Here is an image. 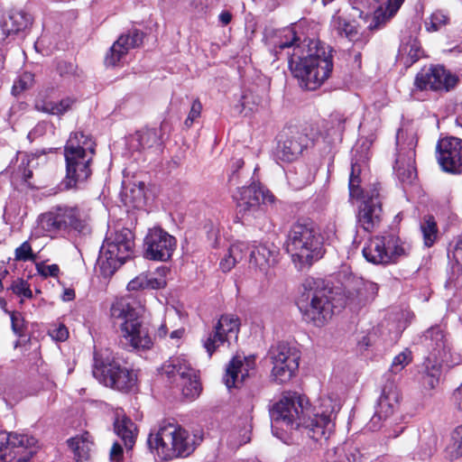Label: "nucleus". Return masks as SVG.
Returning a JSON list of instances; mask_svg holds the SVG:
<instances>
[{
    "mask_svg": "<svg viewBox=\"0 0 462 462\" xmlns=\"http://www.w3.org/2000/svg\"><path fill=\"white\" fill-rule=\"evenodd\" d=\"M339 410V402L330 396L321 397L311 408L304 395L285 392L270 409L273 434L285 443L298 430L316 441L327 439L334 431Z\"/></svg>",
    "mask_w": 462,
    "mask_h": 462,
    "instance_id": "1",
    "label": "nucleus"
},
{
    "mask_svg": "<svg viewBox=\"0 0 462 462\" xmlns=\"http://www.w3.org/2000/svg\"><path fill=\"white\" fill-rule=\"evenodd\" d=\"M377 292L376 283L360 277L349 278L343 287L330 286L322 279L309 277L301 285L297 306L306 322L321 327L336 310L348 303L365 304L374 300Z\"/></svg>",
    "mask_w": 462,
    "mask_h": 462,
    "instance_id": "2",
    "label": "nucleus"
},
{
    "mask_svg": "<svg viewBox=\"0 0 462 462\" xmlns=\"http://www.w3.org/2000/svg\"><path fill=\"white\" fill-rule=\"evenodd\" d=\"M295 32L291 29L284 31V34L274 45L281 51L293 48L289 58V66L293 76L298 79L301 88L306 90L318 89L331 75L333 60L330 51L319 42L310 41L308 44L307 54L300 57V45Z\"/></svg>",
    "mask_w": 462,
    "mask_h": 462,
    "instance_id": "3",
    "label": "nucleus"
},
{
    "mask_svg": "<svg viewBox=\"0 0 462 462\" xmlns=\"http://www.w3.org/2000/svg\"><path fill=\"white\" fill-rule=\"evenodd\" d=\"M95 151L96 143L91 136L80 131L70 134L64 146L66 176L61 182L64 189H78L88 180Z\"/></svg>",
    "mask_w": 462,
    "mask_h": 462,
    "instance_id": "4",
    "label": "nucleus"
},
{
    "mask_svg": "<svg viewBox=\"0 0 462 462\" xmlns=\"http://www.w3.org/2000/svg\"><path fill=\"white\" fill-rule=\"evenodd\" d=\"M110 315L113 319L123 321L120 329L127 345L134 349H149L152 346L148 328L140 319L130 298L116 299L110 308Z\"/></svg>",
    "mask_w": 462,
    "mask_h": 462,
    "instance_id": "5",
    "label": "nucleus"
},
{
    "mask_svg": "<svg viewBox=\"0 0 462 462\" xmlns=\"http://www.w3.org/2000/svg\"><path fill=\"white\" fill-rule=\"evenodd\" d=\"M286 251L293 260H320L326 253L321 236L309 221L293 224L286 241Z\"/></svg>",
    "mask_w": 462,
    "mask_h": 462,
    "instance_id": "6",
    "label": "nucleus"
},
{
    "mask_svg": "<svg viewBox=\"0 0 462 462\" xmlns=\"http://www.w3.org/2000/svg\"><path fill=\"white\" fill-rule=\"evenodd\" d=\"M361 167L357 162L352 161L349 177V195L351 198H363L358 212V222L365 231H372L381 221L382 204L379 199V189L376 185L369 190L360 189Z\"/></svg>",
    "mask_w": 462,
    "mask_h": 462,
    "instance_id": "7",
    "label": "nucleus"
},
{
    "mask_svg": "<svg viewBox=\"0 0 462 462\" xmlns=\"http://www.w3.org/2000/svg\"><path fill=\"white\" fill-rule=\"evenodd\" d=\"M42 229L48 232L75 230L79 234L90 233L88 216L78 207H57L40 217Z\"/></svg>",
    "mask_w": 462,
    "mask_h": 462,
    "instance_id": "8",
    "label": "nucleus"
},
{
    "mask_svg": "<svg viewBox=\"0 0 462 462\" xmlns=\"http://www.w3.org/2000/svg\"><path fill=\"white\" fill-rule=\"evenodd\" d=\"M92 373L101 383L118 391H130L136 382L132 371L109 357L95 356Z\"/></svg>",
    "mask_w": 462,
    "mask_h": 462,
    "instance_id": "9",
    "label": "nucleus"
},
{
    "mask_svg": "<svg viewBox=\"0 0 462 462\" xmlns=\"http://www.w3.org/2000/svg\"><path fill=\"white\" fill-rule=\"evenodd\" d=\"M38 448V440L32 435L19 432L0 434L2 462H30Z\"/></svg>",
    "mask_w": 462,
    "mask_h": 462,
    "instance_id": "10",
    "label": "nucleus"
},
{
    "mask_svg": "<svg viewBox=\"0 0 462 462\" xmlns=\"http://www.w3.org/2000/svg\"><path fill=\"white\" fill-rule=\"evenodd\" d=\"M273 365L271 376L278 383L289 382L299 368L300 352L286 342L272 346L267 354Z\"/></svg>",
    "mask_w": 462,
    "mask_h": 462,
    "instance_id": "11",
    "label": "nucleus"
},
{
    "mask_svg": "<svg viewBox=\"0 0 462 462\" xmlns=\"http://www.w3.org/2000/svg\"><path fill=\"white\" fill-rule=\"evenodd\" d=\"M162 372L181 392L183 397L193 400L201 392L196 371L183 358H171L162 365Z\"/></svg>",
    "mask_w": 462,
    "mask_h": 462,
    "instance_id": "12",
    "label": "nucleus"
},
{
    "mask_svg": "<svg viewBox=\"0 0 462 462\" xmlns=\"http://www.w3.org/2000/svg\"><path fill=\"white\" fill-rule=\"evenodd\" d=\"M134 239V234L128 228L116 231L113 237L103 243L97 260H131L137 257Z\"/></svg>",
    "mask_w": 462,
    "mask_h": 462,
    "instance_id": "13",
    "label": "nucleus"
},
{
    "mask_svg": "<svg viewBox=\"0 0 462 462\" xmlns=\"http://www.w3.org/2000/svg\"><path fill=\"white\" fill-rule=\"evenodd\" d=\"M177 428L178 425L174 423H162L149 435L147 442L150 448L155 449L163 460L178 457L180 449L176 444Z\"/></svg>",
    "mask_w": 462,
    "mask_h": 462,
    "instance_id": "14",
    "label": "nucleus"
},
{
    "mask_svg": "<svg viewBox=\"0 0 462 462\" xmlns=\"http://www.w3.org/2000/svg\"><path fill=\"white\" fill-rule=\"evenodd\" d=\"M175 248V237L161 228H154L143 240V257L146 260H170Z\"/></svg>",
    "mask_w": 462,
    "mask_h": 462,
    "instance_id": "15",
    "label": "nucleus"
},
{
    "mask_svg": "<svg viewBox=\"0 0 462 462\" xmlns=\"http://www.w3.org/2000/svg\"><path fill=\"white\" fill-rule=\"evenodd\" d=\"M441 169L452 174L462 172V140L455 136L441 138L436 147Z\"/></svg>",
    "mask_w": 462,
    "mask_h": 462,
    "instance_id": "16",
    "label": "nucleus"
},
{
    "mask_svg": "<svg viewBox=\"0 0 462 462\" xmlns=\"http://www.w3.org/2000/svg\"><path fill=\"white\" fill-rule=\"evenodd\" d=\"M403 133L400 130L396 136L398 155L394 170L401 182L411 184L417 177L415 168V147L417 145V139L414 134H411L407 143V149H405L402 147V144L400 143V139Z\"/></svg>",
    "mask_w": 462,
    "mask_h": 462,
    "instance_id": "17",
    "label": "nucleus"
},
{
    "mask_svg": "<svg viewBox=\"0 0 462 462\" xmlns=\"http://www.w3.org/2000/svg\"><path fill=\"white\" fill-rule=\"evenodd\" d=\"M400 401L401 393L395 382L387 380L383 386L375 412L369 422L370 430H378L381 420L390 418L398 410Z\"/></svg>",
    "mask_w": 462,
    "mask_h": 462,
    "instance_id": "18",
    "label": "nucleus"
},
{
    "mask_svg": "<svg viewBox=\"0 0 462 462\" xmlns=\"http://www.w3.org/2000/svg\"><path fill=\"white\" fill-rule=\"evenodd\" d=\"M457 81L443 66L423 68L418 72L414 85L420 90H449Z\"/></svg>",
    "mask_w": 462,
    "mask_h": 462,
    "instance_id": "19",
    "label": "nucleus"
},
{
    "mask_svg": "<svg viewBox=\"0 0 462 462\" xmlns=\"http://www.w3.org/2000/svg\"><path fill=\"white\" fill-rule=\"evenodd\" d=\"M238 193L236 206L238 213L243 217L251 216L261 211V203H273L274 201L273 193L255 183L239 189Z\"/></svg>",
    "mask_w": 462,
    "mask_h": 462,
    "instance_id": "20",
    "label": "nucleus"
},
{
    "mask_svg": "<svg viewBox=\"0 0 462 462\" xmlns=\"http://www.w3.org/2000/svg\"><path fill=\"white\" fill-rule=\"evenodd\" d=\"M240 322L239 319L232 314L222 315L214 328V331L209 334L204 342V347L208 354H212L217 348L224 343H229L232 338L237 339Z\"/></svg>",
    "mask_w": 462,
    "mask_h": 462,
    "instance_id": "21",
    "label": "nucleus"
},
{
    "mask_svg": "<svg viewBox=\"0 0 462 462\" xmlns=\"http://www.w3.org/2000/svg\"><path fill=\"white\" fill-rule=\"evenodd\" d=\"M365 260H383L384 256L409 257V246L395 236H389L386 240L375 238L368 246L363 248Z\"/></svg>",
    "mask_w": 462,
    "mask_h": 462,
    "instance_id": "22",
    "label": "nucleus"
},
{
    "mask_svg": "<svg viewBox=\"0 0 462 462\" xmlns=\"http://www.w3.org/2000/svg\"><path fill=\"white\" fill-rule=\"evenodd\" d=\"M422 343L429 351V356L440 360L452 358L450 343L447 333L441 326H432L422 336Z\"/></svg>",
    "mask_w": 462,
    "mask_h": 462,
    "instance_id": "23",
    "label": "nucleus"
},
{
    "mask_svg": "<svg viewBox=\"0 0 462 462\" xmlns=\"http://www.w3.org/2000/svg\"><path fill=\"white\" fill-rule=\"evenodd\" d=\"M255 367L253 356L236 355L228 363L224 382L227 388L239 387Z\"/></svg>",
    "mask_w": 462,
    "mask_h": 462,
    "instance_id": "24",
    "label": "nucleus"
},
{
    "mask_svg": "<svg viewBox=\"0 0 462 462\" xmlns=\"http://www.w3.org/2000/svg\"><path fill=\"white\" fill-rule=\"evenodd\" d=\"M143 40V33L139 30H130L127 33L122 34L111 46L106 55L105 63L106 66H116L121 59L127 54L130 49L139 47Z\"/></svg>",
    "mask_w": 462,
    "mask_h": 462,
    "instance_id": "25",
    "label": "nucleus"
},
{
    "mask_svg": "<svg viewBox=\"0 0 462 462\" xmlns=\"http://www.w3.org/2000/svg\"><path fill=\"white\" fill-rule=\"evenodd\" d=\"M309 143L307 134L296 132L279 143L275 155L281 161L291 162L308 147Z\"/></svg>",
    "mask_w": 462,
    "mask_h": 462,
    "instance_id": "26",
    "label": "nucleus"
},
{
    "mask_svg": "<svg viewBox=\"0 0 462 462\" xmlns=\"http://www.w3.org/2000/svg\"><path fill=\"white\" fill-rule=\"evenodd\" d=\"M273 252L263 245H250L246 242H236L230 245L228 257L232 260H269Z\"/></svg>",
    "mask_w": 462,
    "mask_h": 462,
    "instance_id": "27",
    "label": "nucleus"
},
{
    "mask_svg": "<svg viewBox=\"0 0 462 462\" xmlns=\"http://www.w3.org/2000/svg\"><path fill=\"white\" fill-rule=\"evenodd\" d=\"M169 272L166 266H160L156 269V276L140 274L128 282L127 289L128 291L162 289L167 285L166 275Z\"/></svg>",
    "mask_w": 462,
    "mask_h": 462,
    "instance_id": "28",
    "label": "nucleus"
},
{
    "mask_svg": "<svg viewBox=\"0 0 462 462\" xmlns=\"http://www.w3.org/2000/svg\"><path fill=\"white\" fill-rule=\"evenodd\" d=\"M32 16L22 10H12L1 23L3 32L9 36L24 32L32 24Z\"/></svg>",
    "mask_w": 462,
    "mask_h": 462,
    "instance_id": "29",
    "label": "nucleus"
},
{
    "mask_svg": "<svg viewBox=\"0 0 462 462\" xmlns=\"http://www.w3.org/2000/svg\"><path fill=\"white\" fill-rule=\"evenodd\" d=\"M76 103L77 99L73 97H66L59 102H54L39 96L35 99L34 107L37 111L60 116L70 111Z\"/></svg>",
    "mask_w": 462,
    "mask_h": 462,
    "instance_id": "30",
    "label": "nucleus"
},
{
    "mask_svg": "<svg viewBox=\"0 0 462 462\" xmlns=\"http://www.w3.org/2000/svg\"><path fill=\"white\" fill-rule=\"evenodd\" d=\"M446 363L448 365H451L454 363L453 358H448V360H440L427 356L423 366L424 369L421 374V382L423 385L428 389H434L439 382L441 375V365Z\"/></svg>",
    "mask_w": 462,
    "mask_h": 462,
    "instance_id": "31",
    "label": "nucleus"
},
{
    "mask_svg": "<svg viewBox=\"0 0 462 462\" xmlns=\"http://www.w3.org/2000/svg\"><path fill=\"white\" fill-rule=\"evenodd\" d=\"M67 442L78 461L88 459L94 443L88 431L69 439Z\"/></svg>",
    "mask_w": 462,
    "mask_h": 462,
    "instance_id": "32",
    "label": "nucleus"
},
{
    "mask_svg": "<svg viewBox=\"0 0 462 462\" xmlns=\"http://www.w3.org/2000/svg\"><path fill=\"white\" fill-rule=\"evenodd\" d=\"M403 2L404 0H387L384 8L381 6L374 12L373 21L368 28L370 30L379 29L396 14Z\"/></svg>",
    "mask_w": 462,
    "mask_h": 462,
    "instance_id": "33",
    "label": "nucleus"
},
{
    "mask_svg": "<svg viewBox=\"0 0 462 462\" xmlns=\"http://www.w3.org/2000/svg\"><path fill=\"white\" fill-rule=\"evenodd\" d=\"M115 431L122 439L126 448H132L137 436L134 423L126 416L117 417L114 423Z\"/></svg>",
    "mask_w": 462,
    "mask_h": 462,
    "instance_id": "34",
    "label": "nucleus"
},
{
    "mask_svg": "<svg viewBox=\"0 0 462 462\" xmlns=\"http://www.w3.org/2000/svg\"><path fill=\"white\" fill-rule=\"evenodd\" d=\"M330 27L338 37L346 38L349 41H355L358 36L356 26L337 14L332 17Z\"/></svg>",
    "mask_w": 462,
    "mask_h": 462,
    "instance_id": "35",
    "label": "nucleus"
},
{
    "mask_svg": "<svg viewBox=\"0 0 462 462\" xmlns=\"http://www.w3.org/2000/svg\"><path fill=\"white\" fill-rule=\"evenodd\" d=\"M177 448L180 449L178 457H186L189 456L196 448V436L190 435L188 430L178 425L177 428Z\"/></svg>",
    "mask_w": 462,
    "mask_h": 462,
    "instance_id": "36",
    "label": "nucleus"
},
{
    "mask_svg": "<svg viewBox=\"0 0 462 462\" xmlns=\"http://www.w3.org/2000/svg\"><path fill=\"white\" fill-rule=\"evenodd\" d=\"M420 231L422 233L424 245L428 247L431 246L438 237V226L432 216L424 217L420 224Z\"/></svg>",
    "mask_w": 462,
    "mask_h": 462,
    "instance_id": "37",
    "label": "nucleus"
},
{
    "mask_svg": "<svg viewBox=\"0 0 462 462\" xmlns=\"http://www.w3.org/2000/svg\"><path fill=\"white\" fill-rule=\"evenodd\" d=\"M17 161H20V163L14 171V176L24 182H29L32 176V163L35 162V158L27 154H22Z\"/></svg>",
    "mask_w": 462,
    "mask_h": 462,
    "instance_id": "38",
    "label": "nucleus"
},
{
    "mask_svg": "<svg viewBox=\"0 0 462 462\" xmlns=\"http://www.w3.org/2000/svg\"><path fill=\"white\" fill-rule=\"evenodd\" d=\"M448 22V15L441 10H437L425 20V28L429 32H438L446 26Z\"/></svg>",
    "mask_w": 462,
    "mask_h": 462,
    "instance_id": "39",
    "label": "nucleus"
},
{
    "mask_svg": "<svg viewBox=\"0 0 462 462\" xmlns=\"http://www.w3.org/2000/svg\"><path fill=\"white\" fill-rule=\"evenodd\" d=\"M138 142L143 149L160 145L159 131L155 128L141 131L138 134Z\"/></svg>",
    "mask_w": 462,
    "mask_h": 462,
    "instance_id": "40",
    "label": "nucleus"
},
{
    "mask_svg": "<svg viewBox=\"0 0 462 462\" xmlns=\"http://www.w3.org/2000/svg\"><path fill=\"white\" fill-rule=\"evenodd\" d=\"M291 185L295 189H300L305 186L311 183L313 180V176L310 173V171L306 168H300L299 171L291 174L288 177Z\"/></svg>",
    "mask_w": 462,
    "mask_h": 462,
    "instance_id": "41",
    "label": "nucleus"
},
{
    "mask_svg": "<svg viewBox=\"0 0 462 462\" xmlns=\"http://www.w3.org/2000/svg\"><path fill=\"white\" fill-rule=\"evenodd\" d=\"M34 81V76L32 73L25 71L19 76V78L14 81L12 93L14 96H18L23 91L30 88Z\"/></svg>",
    "mask_w": 462,
    "mask_h": 462,
    "instance_id": "42",
    "label": "nucleus"
},
{
    "mask_svg": "<svg viewBox=\"0 0 462 462\" xmlns=\"http://www.w3.org/2000/svg\"><path fill=\"white\" fill-rule=\"evenodd\" d=\"M125 262H96L95 272L104 278H110Z\"/></svg>",
    "mask_w": 462,
    "mask_h": 462,
    "instance_id": "43",
    "label": "nucleus"
},
{
    "mask_svg": "<svg viewBox=\"0 0 462 462\" xmlns=\"http://www.w3.org/2000/svg\"><path fill=\"white\" fill-rule=\"evenodd\" d=\"M411 352L407 349L402 351L393 358L391 365V372L393 374L401 372L406 365L411 363Z\"/></svg>",
    "mask_w": 462,
    "mask_h": 462,
    "instance_id": "44",
    "label": "nucleus"
},
{
    "mask_svg": "<svg viewBox=\"0 0 462 462\" xmlns=\"http://www.w3.org/2000/svg\"><path fill=\"white\" fill-rule=\"evenodd\" d=\"M11 289L13 292L18 296H23L27 299H31L32 297V292L28 282L23 279L14 281L11 285Z\"/></svg>",
    "mask_w": 462,
    "mask_h": 462,
    "instance_id": "45",
    "label": "nucleus"
},
{
    "mask_svg": "<svg viewBox=\"0 0 462 462\" xmlns=\"http://www.w3.org/2000/svg\"><path fill=\"white\" fill-rule=\"evenodd\" d=\"M37 255L33 254L31 244L28 241L23 242L15 249L14 260H35Z\"/></svg>",
    "mask_w": 462,
    "mask_h": 462,
    "instance_id": "46",
    "label": "nucleus"
},
{
    "mask_svg": "<svg viewBox=\"0 0 462 462\" xmlns=\"http://www.w3.org/2000/svg\"><path fill=\"white\" fill-rule=\"evenodd\" d=\"M201 111H202L201 102L198 98L194 99L191 104V107L189 112V115H188L186 120L184 121V125L187 128H189L192 125V124L195 122V120L200 116Z\"/></svg>",
    "mask_w": 462,
    "mask_h": 462,
    "instance_id": "47",
    "label": "nucleus"
},
{
    "mask_svg": "<svg viewBox=\"0 0 462 462\" xmlns=\"http://www.w3.org/2000/svg\"><path fill=\"white\" fill-rule=\"evenodd\" d=\"M36 269L43 277L57 276L59 273V266L57 264L45 265L46 262H34Z\"/></svg>",
    "mask_w": 462,
    "mask_h": 462,
    "instance_id": "48",
    "label": "nucleus"
},
{
    "mask_svg": "<svg viewBox=\"0 0 462 462\" xmlns=\"http://www.w3.org/2000/svg\"><path fill=\"white\" fill-rule=\"evenodd\" d=\"M452 448L456 451L457 456L462 455V424L456 428L452 434Z\"/></svg>",
    "mask_w": 462,
    "mask_h": 462,
    "instance_id": "49",
    "label": "nucleus"
},
{
    "mask_svg": "<svg viewBox=\"0 0 462 462\" xmlns=\"http://www.w3.org/2000/svg\"><path fill=\"white\" fill-rule=\"evenodd\" d=\"M49 333L50 336L57 341H65L69 337L68 328L62 324L50 329Z\"/></svg>",
    "mask_w": 462,
    "mask_h": 462,
    "instance_id": "50",
    "label": "nucleus"
},
{
    "mask_svg": "<svg viewBox=\"0 0 462 462\" xmlns=\"http://www.w3.org/2000/svg\"><path fill=\"white\" fill-rule=\"evenodd\" d=\"M123 448L122 446L115 442L110 449L109 457L111 462H118L123 458Z\"/></svg>",
    "mask_w": 462,
    "mask_h": 462,
    "instance_id": "51",
    "label": "nucleus"
},
{
    "mask_svg": "<svg viewBox=\"0 0 462 462\" xmlns=\"http://www.w3.org/2000/svg\"><path fill=\"white\" fill-rule=\"evenodd\" d=\"M452 402L455 409L462 412V383L453 392Z\"/></svg>",
    "mask_w": 462,
    "mask_h": 462,
    "instance_id": "52",
    "label": "nucleus"
},
{
    "mask_svg": "<svg viewBox=\"0 0 462 462\" xmlns=\"http://www.w3.org/2000/svg\"><path fill=\"white\" fill-rule=\"evenodd\" d=\"M252 97H249L248 95H244L241 101V109L239 110L240 113H244L245 116L249 115L254 111V106L255 105L254 102H253V106H251L250 99Z\"/></svg>",
    "mask_w": 462,
    "mask_h": 462,
    "instance_id": "53",
    "label": "nucleus"
},
{
    "mask_svg": "<svg viewBox=\"0 0 462 462\" xmlns=\"http://www.w3.org/2000/svg\"><path fill=\"white\" fill-rule=\"evenodd\" d=\"M12 328L15 334L21 335L23 331V320L20 318V314L13 313L11 316Z\"/></svg>",
    "mask_w": 462,
    "mask_h": 462,
    "instance_id": "54",
    "label": "nucleus"
},
{
    "mask_svg": "<svg viewBox=\"0 0 462 462\" xmlns=\"http://www.w3.org/2000/svg\"><path fill=\"white\" fill-rule=\"evenodd\" d=\"M420 51L418 47H416L415 45L411 46L408 55L411 59V62H415L420 59Z\"/></svg>",
    "mask_w": 462,
    "mask_h": 462,
    "instance_id": "55",
    "label": "nucleus"
},
{
    "mask_svg": "<svg viewBox=\"0 0 462 462\" xmlns=\"http://www.w3.org/2000/svg\"><path fill=\"white\" fill-rule=\"evenodd\" d=\"M218 18L223 25H227L232 20V14L228 11H223L220 13Z\"/></svg>",
    "mask_w": 462,
    "mask_h": 462,
    "instance_id": "56",
    "label": "nucleus"
},
{
    "mask_svg": "<svg viewBox=\"0 0 462 462\" xmlns=\"http://www.w3.org/2000/svg\"><path fill=\"white\" fill-rule=\"evenodd\" d=\"M372 337H374V335L369 333L366 336H364L361 339L358 340V344L361 346H365L367 348L372 345Z\"/></svg>",
    "mask_w": 462,
    "mask_h": 462,
    "instance_id": "57",
    "label": "nucleus"
},
{
    "mask_svg": "<svg viewBox=\"0 0 462 462\" xmlns=\"http://www.w3.org/2000/svg\"><path fill=\"white\" fill-rule=\"evenodd\" d=\"M75 298V291L72 289H66L62 294V300L64 301H69L74 300Z\"/></svg>",
    "mask_w": 462,
    "mask_h": 462,
    "instance_id": "58",
    "label": "nucleus"
},
{
    "mask_svg": "<svg viewBox=\"0 0 462 462\" xmlns=\"http://www.w3.org/2000/svg\"><path fill=\"white\" fill-rule=\"evenodd\" d=\"M236 262H220V268L224 273L229 272L235 267Z\"/></svg>",
    "mask_w": 462,
    "mask_h": 462,
    "instance_id": "59",
    "label": "nucleus"
},
{
    "mask_svg": "<svg viewBox=\"0 0 462 462\" xmlns=\"http://www.w3.org/2000/svg\"><path fill=\"white\" fill-rule=\"evenodd\" d=\"M311 263L312 262H302V261L295 262V268L299 271H302L304 269L309 270L311 266Z\"/></svg>",
    "mask_w": 462,
    "mask_h": 462,
    "instance_id": "60",
    "label": "nucleus"
},
{
    "mask_svg": "<svg viewBox=\"0 0 462 462\" xmlns=\"http://www.w3.org/2000/svg\"><path fill=\"white\" fill-rule=\"evenodd\" d=\"M451 269L453 273H458L462 274V262H453Z\"/></svg>",
    "mask_w": 462,
    "mask_h": 462,
    "instance_id": "61",
    "label": "nucleus"
},
{
    "mask_svg": "<svg viewBox=\"0 0 462 462\" xmlns=\"http://www.w3.org/2000/svg\"><path fill=\"white\" fill-rule=\"evenodd\" d=\"M183 333H184V329L183 328L173 330L171 333V338H180L183 336Z\"/></svg>",
    "mask_w": 462,
    "mask_h": 462,
    "instance_id": "62",
    "label": "nucleus"
},
{
    "mask_svg": "<svg viewBox=\"0 0 462 462\" xmlns=\"http://www.w3.org/2000/svg\"><path fill=\"white\" fill-rule=\"evenodd\" d=\"M167 334V328L165 325H162L158 329L159 337H164Z\"/></svg>",
    "mask_w": 462,
    "mask_h": 462,
    "instance_id": "63",
    "label": "nucleus"
},
{
    "mask_svg": "<svg viewBox=\"0 0 462 462\" xmlns=\"http://www.w3.org/2000/svg\"><path fill=\"white\" fill-rule=\"evenodd\" d=\"M235 164H236V169H240L244 165V161L241 159H238L236 161Z\"/></svg>",
    "mask_w": 462,
    "mask_h": 462,
    "instance_id": "64",
    "label": "nucleus"
}]
</instances>
